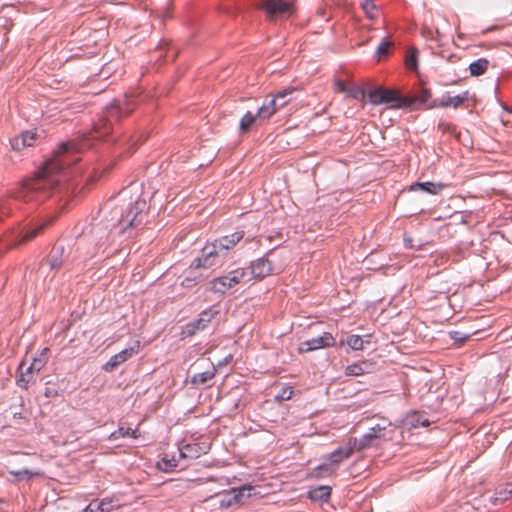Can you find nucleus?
Masks as SVG:
<instances>
[{
  "label": "nucleus",
  "mask_w": 512,
  "mask_h": 512,
  "mask_svg": "<svg viewBox=\"0 0 512 512\" xmlns=\"http://www.w3.org/2000/svg\"><path fill=\"white\" fill-rule=\"evenodd\" d=\"M76 150L77 148L74 142L62 143L55 157L46 162L33 178L24 181L15 192H11L7 196L0 198V213L2 215L10 214L12 210L10 205L11 199L29 203L42 202L50 197L59 182L56 178V173L68 165L69 160L66 159L67 154Z\"/></svg>",
  "instance_id": "nucleus-1"
},
{
  "label": "nucleus",
  "mask_w": 512,
  "mask_h": 512,
  "mask_svg": "<svg viewBox=\"0 0 512 512\" xmlns=\"http://www.w3.org/2000/svg\"><path fill=\"white\" fill-rule=\"evenodd\" d=\"M249 282L250 277L248 270L245 268H237L224 276L213 279L210 282V290L214 293L225 294L237 285L247 284Z\"/></svg>",
  "instance_id": "nucleus-2"
},
{
  "label": "nucleus",
  "mask_w": 512,
  "mask_h": 512,
  "mask_svg": "<svg viewBox=\"0 0 512 512\" xmlns=\"http://www.w3.org/2000/svg\"><path fill=\"white\" fill-rule=\"evenodd\" d=\"M369 100L374 105L389 104V108L400 109L412 106V101L408 97H403L399 92L382 87H376L369 91Z\"/></svg>",
  "instance_id": "nucleus-3"
},
{
  "label": "nucleus",
  "mask_w": 512,
  "mask_h": 512,
  "mask_svg": "<svg viewBox=\"0 0 512 512\" xmlns=\"http://www.w3.org/2000/svg\"><path fill=\"white\" fill-rule=\"evenodd\" d=\"M386 426L376 424L360 438L350 437L349 445L356 451H363L376 446V441L385 435Z\"/></svg>",
  "instance_id": "nucleus-4"
},
{
  "label": "nucleus",
  "mask_w": 512,
  "mask_h": 512,
  "mask_svg": "<svg viewBox=\"0 0 512 512\" xmlns=\"http://www.w3.org/2000/svg\"><path fill=\"white\" fill-rule=\"evenodd\" d=\"M355 451L349 441L345 447H338L326 457L322 458V477L330 475L336 471L340 463L349 458L352 452Z\"/></svg>",
  "instance_id": "nucleus-5"
},
{
  "label": "nucleus",
  "mask_w": 512,
  "mask_h": 512,
  "mask_svg": "<svg viewBox=\"0 0 512 512\" xmlns=\"http://www.w3.org/2000/svg\"><path fill=\"white\" fill-rule=\"evenodd\" d=\"M295 91L296 89L294 87H287L274 95L271 100L265 101L257 111L259 120H269L279 110L277 101L282 100L287 96H291Z\"/></svg>",
  "instance_id": "nucleus-6"
},
{
  "label": "nucleus",
  "mask_w": 512,
  "mask_h": 512,
  "mask_svg": "<svg viewBox=\"0 0 512 512\" xmlns=\"http://www.w3.org/2000/svg\"><path fill=\"white\" fill-rule=\"evenodd\" d=\"M146 210V200L138 197L134 202V206L120 220L121 224L125 228L138 226L140 223H142Z\"/></svg>",
  "instance_id": "nucleus-7"
},
{
  "label": "nucleus",
  "mask_w": 512,
  "mask_h": 512,
  "mask_svg": "<svg viewBox=\"0 0 512 512\" xmlns=\"http://www.w3.org/2000/svg\"><path fill=\"white\" fill-rule=\"evenodd\" d=\"M225 254L212 242L204 246L201 257L195 260L196 268H210L219 263Z\"/></svg>",
  "instance_id": "nucleus-8"
},
{
  "label": "nucleus",
  "mask_w": 512,
  "mask_h": 512,
  "mask_svg": "<svg viewBox=\"0 0 512 512\" xmlns=\"http://www.w3.org/2000/svg\"><path fill=\"white\" fill-rule=\"evenodd\" d=\"M52 221H46L40 224H34L31 226H25L17 235V239L14 243L15 246L25 245L37 236L43 233V231L51 224Z\"/></svg>",
  "instance_id": "nucleus-9"
},
{
  "label": "nucleus",
  "mask_w": 512,
  "mask_h": 512,
  "mask_svg": "<svg viewBox=\"0 0 512 512\" xmlns=\"http://www.w3.org/2000/svg\"><path fill=\"white\" fill-rule=\"evenodd\" d=\"M248 270L250 281L252 279L261 280L273 273L274 267L268 258H259L251 263Z\"/></svg>",
  "instance_id": "nucleus-10"
},
{
  "label": "nucleus",
  "mask_w": 512,
  "mask_h": 512,
  "mask_svg": "<svg viewBox=\"0 0 512 512\" xmlns=\"http://www.w3.org/2000/svg\"><path fill=\"white\" fill-rule=\"evenodd\" d=\"M210 445L206 442L188 443L179 448V455L182 459L193 460L208 453Z\"/></svg>",
  "instance_id": "nucleus-11"
},
{
  "label": "nucleus",
  "mask_w": 512,
  "mask_h": 512,
  "mask_svg": "<svg viewBox=\"0 0 512 512\" xmlns=\"http://www.w3.org/2000/svg\"><path fill=\"white\" fill-rule=\"evenodd\" d=\"M264 8L270 17L290 15L293 12V0H267Z\"/></svg>",
  "instance_id": "nucleus-12"
},
{
  "label": "nucleus",
  "mask_w": 512,
  "mask_h": 512,
  "mask_svg": "<svg viewBox=\"0 0 512 512\" xmlns=\"http://www.w3.org/2000/svg\"><path fill=\"white\" fill-rule=\"evenodd\" d=\"M139 343L136 344L135 347H130L128 349H124L121 352L113 355L108 362L103 365V370L105 372H113L119 365L126 362L130 359L134 354L138 352Z\"/></svg>",
  "instance_id": "nucleus-13"
},
{
  "label": "nucleus",
  "mask_w": 512,
  "mask_h": 512,
  "mask_svg": "<svg viewBox=\"0 0 512 512\" xmlns=\"http://www.w3.org/2000/svg\"><path fill=\"white\" fill-rule=\"evenodd\" d=\"M38 134L36 131H25L11 140V146L15 151H21L26 147L33 146Z\"/></svg>",
  "instance_id": "nucleus-14"
},
{
  "label": "nucleus",
  "mask_w": 512,
  "mask_h": 512,
  "mask_svg": "<svg viewBox=\"0 0 512 512\" xmlns=\"http://www.w3.org/2000/svg\"><path fill=\"white\" fill-rule=\"evenodd\" d=\"M243 237L244 232L237 231L231 234L230 236H224L219 239H216L214 243L217 245V248L220 249L226 256L228 251L234 248L236 244L243 239Z\"/></svg>",
  "instance_id": "nucleus-15"
},
{
  "label": "nucleus",
  "mask_w": 512,
  "mask_h": 512,
  "mask_svg": "<svg viewBox=\"0 0 512 512\" xmlns=\"http://www.w3.org/2000/svg\"><path fill=\"white\" fill-rule=\"evenodd\" d=\"M412 105L418 104L424 106L426 109H433L439 107V101L432 99V92L430 89L423 88L413 97H409Z\"/></svg>",
  "instance_id": "nucleus-16"
},
{
  "label": "nucleus",
  "mask_w": 512,
  "mask_h": 512,
  "mask_svg": "<svg viewBox=\"0 0 512 512\" xmlns=\"http://www.w3.org/2000/svg\"><path fill=\"white\" fill-rule=\"evenodd\" d=\"M445 186L446 185L444 183H440V182L439 183H435V182H431V181L415 182L409 186L408 190L409 191H422V192H425L430 195H438L443 191Z\"/></svg>",
  "instance_id": "nucleus-17"
},
{
  "label": "nucleus",
  "mask_w": 512,
  "mask_h": 512,
  "mask_svg": "<svg viewBox=\"0 0 512 512\" xmlns=\"http://www.w3.org/2000/svg\"><path fill=\"white\" fill-rule=\"evenodd\" d=\"M469 98V92L464 91L458 95L451 96L449 92H446L442 95V97L439 100V107L446 108V107H454L457 108L460 105H462L465 101H467Z\"/></svg>",
  "instance_id": "nucleus-18"
},
{
  "label": "nucleus",
  "mask_w": 512,
  "mask_h": 512,
  "mask_svg": "<svg viewBox=\"0 0 512 512\" xmlns=\"http://www.w3.org/2000/svg\"><path fill=\"white\" fill-rule=\"evenodd\" d=\"M373 368V364L367 360L358 361L348 365L345 369L347 376H361L366 373H370Z\"/></svg>",
  "instance_id": "nucleus-19"
},
{
  "label": "nucleus",
  "mask_w": 512,
  "mask_h": 512,
  "mask_svg": "<svg viewBox=\"0 0 512 512\" xmlns=\"http://www.w3.org/2000/svg\"><path fill=\"white\" fill-rule=\"evenodd\" d=\"M211 320V315L208 312H203L201 317L194 322L185 326L184 334L187 336L194 335L197 331L203 330L207 327Z\"/></svg>",
  "instance_id": "nucleus-20"
},
{
  "label": "nucleus",
  "mask_w": 512,
  "mask_h": 512,
  "mask_svg": "<svg viewBox=\"0 0 512 512\" xmlns=\"http://www.w3.org/2000/svg\"><path fill=\"white\" fill-rule=\"evenodd\" d=\"M200 268L195 267V261L191 265V270L188 275L181 281V286L184 288H192L198 283L202 282L206 276L199 272Z\"/></svg>",
  "instance_id": "nucleus-21"
},
{
  "label": "nucleus",
  "mask_w": 512,
  "mask_h": 512,
  "mask_svg": "<svg viewBox=\"0 0 512 512\" xmlns=\"http://www.w3.org/2000/svg\"><path fill=\"white\" fill-rule=\"evenodd\" d=\"M405 425H407L408 429L411 431L419 427H428L430 421L424 414L414 412L406 418Z\"/></svg>",
  "instance_id": "nucleus-22"
},
{
  "label": "nucleus",
  "mask_w": 512,
  "mask_h": 512,
  "mask_svg": "<svg viewBox=\"0 0 512 512\" xmlns=\"http://www.w3.org/2000/svg\"><path fill=\"white\" fill-rule=\"evenodd\" d=\"M64 247L57 246L54 247L50 253L48 263L52 270H58L62 267L64 263Z\"/></svg>",
  "instance_id": "nucleus-23"
},
{
  "label": "nucleus",
  "mask_w": 512,
  "mask_h": 512,
  "mask_svg": "<svg viewBox=\"0 0 512 512\" xmlns=\"http://www.w3.org/2000/svg\"><path fill=\"white\" fill-rule=\"evenodd\" d=\"M488 60L486 58H479L469 65L470 74L472 76H480L484 74L488 68Z\"/></svg>",
  "instance_id": "nucleus-24"
},
{
  "label": "nucleus",
  "mask_w": 512,
  "mask_h": 512,
  "mask_svg": "<svg viewBox=\"0 0 512 512\" xmlns=\"http://www.w3.org/2000/svg\"><path fill=\"white\" fill-rule=\"evenodd\" d=\"M418 55L419 51L417 48H410L405 57V66L411 71H417L418 69Z\"/></svg>",
  "instance_id": "nucleus-25"
},
{
  "label": "nucleus",
  "mask_w": 512,
  "mask_h": 512,
  "mask_svg": "<svg viewBox=\"0 0 512 512\" xmlns=\"http://www.w3.org/2000/svg\"><path fill=\"white\" fill-rule=\"evenodd\" d=\"M512 495L510 494L508 487L505 485L503 487H499L495 493L494 496L491 497L490 502L493 505L502 504L508 499H510Z\"/></svg>",
  "instance_id": "nucleus-26"
},
{
  "label": "nucleus",
  "mask_w": 512,
  "mask_h": 512,
  "mask_svg": "<svg viewBox=\"0 0 512 512\" xmlns=\"http://www.w3.org/2000/svg\"><path fill=\"white\" fill-rule=\"evenodd\" d=\"M259 120L257 113L253 114L251 112H247L240 120L239 128L242 133H246L250 130L252 125Z\"/></svg>",
  "instance_id": "nucleus-27"
},
{
  "label": "nucleus",
  "mask_w": 512,
  "mask_h": 512,
  "mask_svg": "<svg viewBox=\"0 0 512 512\" xmlns=\"http://www.w3.org/2000/svg\"><path fill=\"white\" fill-rule=\"evenodd\" d=\"M215 373H216V369L214 367H212L211 369L207 370V371H204V372H201V373H197L195 374L193 377H192V384L194 385H201V384H204L206 383L208 380H211L212 378H214L215 376Z\"/></svg>",
  "instance_id": "nucleus-28"
},
{
  "label": "nucleus",
  "mask_w": 512,
  "mask_h": 512,
  "mask_svg": "<svg viewBox=\"0 0 512 512\" xmlns=\"http://www.w3.org/2000/svg\"><path fill=\"white\" fill-rule=\"evenodd\" d=\"M361 7L369 19L373 20L378 17L379 10L373 0H363Z\"/></svg>",
  "instance_id": "nucleus-29"
},
{
  "label": "nucleus",
  "mask_w": 512,
  "mask_h": 512,
  "mask_svg": "<svg viewBox=\"0 0 512 512\" xmlns=\"http://www.w3.org/2000/svg\"><path fill=\"white\" fill-rule=\"evenodd\" d=\"M24 361L20 364V376L17 378V385L22 389H27L30 382L33 381V376L28 372H24Z\"/></svg>",
  "instance_id": "nucleus-30"
},
{
  "label": "nucleus",
  "mask_w": 512,
  "mask_h": 512,
  "mask_svg": "<svg viewBox=\"0 0 512 512\" xmlns=\"http://www.w3.org/2000/svg\"><path fill=\"white\" fill-rule=\"evenodd\" d=\"M47 352H48L47 348L43 349L41 351L39 357H35L33 359L32 363L30 364V369H34V370L40 372L47 363V359H48Z\"/></svg>",
  "instance_id": "nucleus-31"
},
{
  "label": "nucleus",
  "mask_w": 512,
  "mask_h": 512,
  "mask_svg": "<svg viewBox=\"0 0 512 512\" xmlns=\"http://www.w3.org/2000/svg\"><path fill=\"white\" fill-rule=\"evenodd\" d=\"M320 348V339H312L299 345V352L306 353Z\"/></svg>",
  "instance_id": "nucleus-32"
},
{
  "label": "nucleus",
  "mask_w": 512,
  "mask_h": 512,
  "mask_svg": "<svg viewBox=\"0 0 512 512\" xmlns=\"http://www.w3.org/2000/svg\"><path fill=\"white\" fill-rule=\"evenodd\" d=\"M347 344L353 350H362L364 348V341L359 335H350L347 338Z\"/></svg>",
  "instance_id": "nucleus-33"
},
{
  "label": "nucleus",
  "mask_w": 512,
  "mask_h": 512,
  "mask_svg": "<svg viewBox=\"0 0 512 512\" xmlns=\"http://www.w3.org/2000/svg\"><path fill=\"white\" fill-rule=\"evenodd\" d=\"M10 473L15 476L18 480L22 479H30L34 476H40L41 473L38 471H30L28 469L20 470V471H10Z\"/></svg>",
  "instance_id": "nucleus-34"
},
{
  "label": "nucleus",
  "mask_w": 512,
  "mask_h": 512,
  "mask_svg": "<svg viewBox=\"0 0 512 512\" xmlns=\"http://www.w3.org/2000/svg\"><path fill=\"white\" fill-rule=\"evenodd\" d=\"M137 432H138V430H132L131 428L120 427L117 431H115L112 434V437L119 438V437L131 436L133 438H138Z\"/></svg>",
  "instance_id": "nucleus-35"
},
{
  "label": "nucleus",
  "mask_w": 512,
  "mask_h": 512,
  "mask_svg": "<svg viewBox=\"0 0 512 512\" xmlns=\"http://www.w3.org/2000/svg\"><path fill=\"white\" fill-rule=\"evenodd\" d=\"M106 499L101 502H91L83 512H107L108 509L104 507Z\"/></svg>",
  "instance_id": "nucleus-36"
},
{
  "label": "nucleus",
  "mask_w": 512,
  "mask_h": 512,
  "mask_svg": "<svg viewBox=\"0 0 512 512\" xmlns=\"http://www.w3.org/2000/svg\"><path fill=\"white\" fill-rule=\"evenodd\" d=\"M392 42L389 41L387 38H384L381 43L377 47V54L382 56L386 55L388 53L389 48L391 47Z\"/></svg>",
  "instance_id": "nucleus-37"
},
{
  "label": "nucleus",
  "mask_w": 512,
  "mask_h": 512,
  "mask_svg": "<svg viewBox=\"0 0 512 512\" xmlns=\"http://www.w3.org/2000/svg\"><path fill=\"white\" fill-rule=\"evenodd\" d=\"M292 394H293L292 387L287 386V387L282 388L281 392L276 396V399L278 401L289 400L292 397Z\"/></svg>",
  "instance_id": "nucleus-38"
},
{
  "label": "nucleus",
  "mask_w": 512,
  "mask_h": 512,
  "mask_svg": "<svg viewBox=\"0 0 512 512\" xmlns=\"http://www.w3.org/2000/svg\"><path fill=\"white\" fill-rule=\"evenodd\" d=\"M335 339L330 333H322V348L334 345Z\"/></svg>",
  "instance_id": "nucleus-39"
},
{
  "label": "nucleus",
  "mask_w": 512,
  "mask_h": 512,
  "mask_svg": "<svg viewBox=\"0 0 512 512\" xmlns=\"http://www.w3.org/2000/svg\"><path fill=\"white\" fill-rule=\"evenodd\" d=\"M163 467L162 469L165 471L172 470L178 466V461L176 459L168 460L166 458L162 459Z\"/></svg>",
  "instance_id": "nucleus-40"
},
{
  "label": "nucleus",
  "mask_w": 512,
  "mask_h": 512,
  "mask_svg": "<svg viewBox=\"0 0 512 512\" xmlns=\"http://www.w3.org/2000/svg\"><path fill=\"white\" fill-rule=\"evenodd\" d=\"M252 490L251 487H242L241 489H239L237 491V493L235 494V500L237 502L241 501L242 497L244 496H247L249 497L251 495L250 491Z\"/></svg>",
  "instance_id": "nucleus-41"
},
{
  "label": "nucleus",
  "mask_w": 512,
  "mask_h": 512,
  "mask_svg": "<svg viewBox=\"0 0 512 512\" xmlns=\"http://www.w3.org/2000/svg\"><path fill=\"white\" fill-rule=\"evenodd\" d=\"M332 488L327 485H322V505L325 502H328V499L331 495Z\"/></svg>",
  "instance_id": "nucleus-42"
},
{
  "label": "nucleus",
  "mask_w": 512,
  "mask_h": 512,
  "mask_svg": "<svg viewBox=\"0 0 512 512\" xmlns=\"http://www.w3.org/2000/svg\"><path fill=\"white\" fill-rule=\"evenodd\" d=\"M334 87L337 92H344L346 90V83L343 80L337 79L334 82Z\"/></svg>",
  "instance_id": "nucleus-43"
},
{
  "label": "nucleus",
  "mask_w": 512,
  "mask_h": 512,
  "mask_svg": "<svg viewBox=\"0 0 512 512\" xmlns=\"http://www.w3.org/2000/svg\"><path fill=\"white\" fill-rule=\"evenodd\" d=\"M290 101H291V98H289V96H287L286 98L277 101V106L279 109H281L284 106H286Z\"/></svg>",
  "instance_id": "nucleus-44"
},
{
  "label": "nucleus",
  "mask_w": 512,
  "mask_h": 512,
  "mask_svg": "<svg viewBox=\"0 0 512 512\" xmlns=\"http://www.w3.org/2000/svg\"><path fill=\"white\" fill-rule=\"evenodd\" d=\"M459 334H460V332H458V331H454V332H452V333H451V336H452V338H453L454 340H456V341H458V340H461V341H462V340H465V339L467 338V336H465V337H461V338H460V336H458Z\"/></svg>",
  "instance_id": "nucleus-45"
},
{
  "label": "nucleus",
  "mask_w": 512,
  "mask_h": 512,
  "mask_svg": "<svg viewBox=\"0 0 512 512\" xmlns=\"http://www.w3.org/2000/svg\"><path fill=\"white\" fill-rule=\"evenodd\" d=\"M319 490H320V488H319V489H315V490L311 491V492L309 493L310 498H311V499H316V498H317V493H318V491H319Z\"/></svg>",
  "instance_id": "nucleus-46"
},
{
  "label": "nucleus",
  "mask_w": 512,
  "mask_h": 512,
  "mask_svg": "<svg viewBox=\"0 0 512 512\" xmlns=\"http://www.w3.org/2000/svg\"><path fill=\"white\" fill-rule=\"evenodd\" d=\"M24 372H28L30 375L34 376V373H38V371L34 370V369H30V365L28 367H26V369L24 370Z\"/></svg>",
  "instance_id": "nucleus-47"
},
{
  "label": "nucleus",
  "mask_w": 512,
  "mask_h": 512,
  "mask_svg": "<svg viewBox=\"0 0 512 512\" xmlns=\"http://www.w3.org/2000/svg\"><path fill=\"white\" fill-rule=\"evenodd\" d=\"M405 247L412 248V239H404Z\"/></svg>",
  "instance_id": "nucleus-48"
},
{
  "label": "nucleus",
  "mask_w": 512,
  "mask_h": 512,
  "mask_svg": "<svg viewBox=\"0 0 512 512\" xmlns=\"http://www.w3.org/2000/svg\"><path fill=\"white\" fill-rule=\"evenodd\" d=\"M110 504H111V502L106 499V504H104V507L107 508L108 511L110 510V506H111Z\"/></svg>",
  "instance_id": "nucleus-49"
},
{
  "label": "nucleus",
  "mask_w": 512,
  "mask_h": 512,
  "mask_svg": "<svg viewBox=\"0 0 512 512\" xmlns=\"http://www.w3.org/2000/svg\"><path fill=\"white\" fill-rule=\"evenodd\" d=\"M508 487L510 494L512 495V482L505 484Z\"/></svg>",
  "instance_id": "nucleus-50"
},
{
  "label": "nucleus",
  "mask_w": 512,
  "mask_h": 512,
  "mask_svg": "<svg viewBox=\"0 0 512 512\" xmlns=\"http://www.w3.org/2000/svg\"><path fill=\"white\" fill-rule=\"evenodd\" d=\"M103 126H104V129H105V132H108L109 126L107 124V121H104Z\"/></svg>",
  "instance_id": "nucleus-51"
},
{
  "label": "nucleus",
  "mask_w": 512,
  "mask_h": 512,
  "mask_svg": "<svg viewBox=\"0 0 512 512\" xmlns=\"http://www.w3.org/2000/svg\"><path fill=\"white\" fill-rule=\"evenodd\" d=\"M114 112H116V107H111L109 110V114L112 115Z\"/></svg>",
  "instance_id": "nucleus-52"
}]
</instances>
